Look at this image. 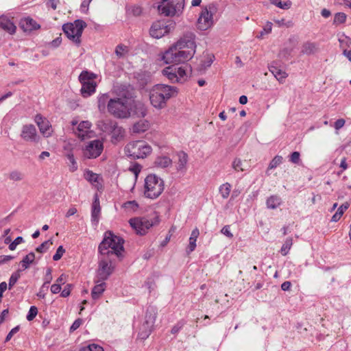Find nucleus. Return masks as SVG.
<instances>
[{"mask_svg": "<svg viewBox=\"0 0 351 351\" xmlns=\"http://www.w3.org/2000/svg\"><path fill=\"white\" fill-rule=\"evenodd\" d=\"M195 34L187 32L167 51L162 59L166 64H179L191 60L196 51Z\"/></svg>", "mask_w": 351, "mask_h": 351, "instance_id": "f257e3e1", "label": "nucleus"}, {"mask_svg": "<svg viewBox=\"0 0 351 351\" xmlns=\"http://www.w3.org/2000/svg\"><path fill=\"white\" fill-rule=\"evenodd\" d=\"M20 278V272L17 271L12 274L9 280V289H10L17 282Z\"/></svg>", "mask_w": 351, "mask_h": 351, "instance_id": "09e8293b", "label": "nucleus"}, {"mask_svg": "<svg viewBox=\"0 0 351 351\" xmlns=\"http://www.w3.org/2000/svg\"><path fill=\"white\" fill-rule=\"evenodd\" d=\"M293 245V239L291 237H288L286 239L285 243H283L282 246L280 249V252L283 256H286L288 253L289 250L291 249V246Z\"/></svg>", "mask_w": 351, "mask_h": 351, "instance_id": "4c0bfd02", "label": "nucleus"}, {"mask_svg": "<svg viewBox=\"0 0 351 351\" xmlns=\"http://www.w3.org/2000/svg\"><path fill=\"white\" fill-rule=\"evenodd\" d=\"M51 291L53 294L58 293L61 291V286L60 284L54 283L51 287Z\"/></svg>", "mask_w": 351, "mask_h": 351, "instance_id": "e2e57ef3", "label": "nucleus"}, {"mask_svg": "<svg viewBox=\"0 0 351 351\" xmlns=\"http://www.w3.org/2000/svg\"><path fill=\"white\" fill-rule=\"evenodd\" d=\"M38 315V308L35 306H30L28 314L27 315V319L28 321L33 320Z\"/></svg>", "mask_w": 351, "mask_h": 351, "instance_id": "de8ad7c7", "label": "nucleus"}, {"mask_svg": "<svg viewBox=\"0 0 351 351\" xmlns=\"http://www.w3.org/2000/svg\"><path fill=\"white\" fill-rule=\"evenodd\" d=\"M178 94L176 86L163 84H155V108L162 109L167 105V101Z\"/></svg>", "mask_w": 351, "mask_h": 351, "instance_id": "7ed1b4c3", "label": "nucleus"}, {"mask_svg": "<svg viewBox=\"0 0 351 351\" xmlns=\"http://www.w3.org/2000/svg\"><path fill=\"white\" fill-rule=\"evenodd\" d=\"M61 43H62V38L60 36H59V37L56 38V39L53 40L51 42L50 45L52 47H58L60 46Z\"/></svg>", "mask_w": 351, "mask_h": 351, "instance_id": "338daca9", "label": "nucleus"}, {"mask_svg": "<svg viewBox=\"0 0 351 351\" xmlns=\"http://www.w3.org/2000/svg\"><path fill=\"white\" fill-rule=\"evenodd\" d=\"M64 253H65V250L64 249L63 246L60 245L58 247L56 252L53 256V260L55 261H59L62 257V256L64 255Z\"/></svg>", "mask_w": 351, "mask_h": 351, "instance_id": "8fccbe9b", "label": "nucleus"}, {"mask_svg": "<svg viewBox=\"0 0 351 351\" xmlns=\"http://www.w3.org/2000/svg\"><path fill=\"white\" fill-rule=\"evenodd\" d=\"M171 231H173V228H171L169 231V233L166 235L165 239L160 243V247H165L167 243L169 242L170 239H171Z\"/></svg>", "mask_w": 351, "mask_h": 351, "instance_id": "13d9d810", "label": "nucleus"}, {"mask_svg": "<svg viewBox=\"0 0 351 351\" xmlns=\"http://www.w3.org/2000/svg\"><path fill=\"white\" fill-rule=\"evenodd\" d=\"M184 8V0H162L158 5V12L165 16H180Z\"/></svg>", "mask_w": 351, "mask_h": 351, "instance_id": "39448f33", "label": "nucleus"}, {"mask_svg": "<svg viewBox=\"0 0 351 351\" xmlns=\"http://www.w3.org/2000/svg\"><path fill=\"white\" fill-rule=\"evenodd\" d=\"M23 241L22 237H17L9 245V249L12 251L14 250L16 246Z\"/></svg>", "mask_w": 351, "mask_h": 351, "instance_id": "6e6d98bb", "label": "nucleus"}, {"mask_svg": "<svg viewBox=\"0 0 351 351\" xmlns=\"http://www.w3.org/2000/svg\"><path fill=\"white\" fill-rule=\"evenodd\" d=\"M114 269V265H113L112 260L108 257L103 256L98 263L97 276L101 280H107L112 274Z\"/></svg>", "mask_w": 351, "mask_h": 351, "instance_id": "9b49d317", "label": "nucleus"}, {"mask_svg": "<svg viewBox=\"0 0 351 351\" xmlns=\"http://www.w3.org/2000/svg\"><path fill=\"white\" fill-rule=\"evenodd\" d=\"M128 47L123 45H119L116 47L115 54L119 58H123L128 53Z\"/></svg>", "mask_w": 351, "mask_h": 351, "instance_id": "a19ab883", "label": "nucleus"}, {"mask_svg": "<svg viewBox=\"0 0 351 351\" xmlns=\"http://www.w3.org/2000/svg\"><path fill=\"white\" fill-rule=\"evenodd\" d=\"M80 351H104V349L101 346L93 343L86 347L82 348Z\"/></svg>", "mask_w": 351, "mask_h": 351, "instance_id": "c03bdc74", "label": "nucleus"}, {"mask_svg": "<svg viewBox=\"0 0 351 351\" xmlns=\"http://www.w3.org/2000/svg\"><path fill=\"white\" fill-rule=\"evenodd\" d=\"M20 26L25 32H31L40 28V25L30 17L23 19L20 22Z\"/></svg>", "mask_w": 351, "mask_h": 351, "instance_id": "6ab92c4d", "label": "nucleus"}, {"mask_svg": "<svg viewBox=\"0 0 351 351\" xmlns=\"http://www.w3.org/2000/svg\"><path fill=\"white\" fill-rule=\"evenodd\" d=\"M9 178L13 181H20L23 179V176L21 172L18 171H14L10 173Z\"/></svg>", "mask_w": 351, "mask_h": 351, "instance_id": "864d4df0", "label": "nucleus"}, {"mask_svg": "<svg viewBox=\"0 0 351 351\" xmlns=\"http://www.w3.org/2000/svg\"><path fill=\"white\" fill-rule=\"evenodd\" d=\"M349 206H350L349 204L347 202L345 204H343L338 208L337 212L339 214H341V215H343V213L348 208Z\"/></svg>", "mask_w": 351, "mask_h": 351, "instance_id": "69168bd1", "label": "nucleus"}, {"mask_svg": "<svg viewBox=\"0 0 351 351\" xmlns=\"http://www.w3.org/2000/svg\"><path fill=\"white\" fill-rule=\"evenodd\" d=\"M283 158L281 156H276L269 162L267 170L273 169L277 167L282 162Z\"/></svg>", "mask_w": 351, "mask_h": 351, "instance_id": "ea45409f", "label": "nucleus"}, {"mask_svg": "<svg viewBox=\"0 0 351 351\" xmlns=\"http://www.w3.org/2000/svg\"><path fill=\"white\" fill-rule=\"evenodd\" d=\"M176 23L172 20L160 21L155 22V39H159L173 30Z\"/></svg>", "mask_w": 351, "mask_h": 351, "instance_id": "ddd939ff", "label": "nucleus"}, {"mask_svg": "<svg viewBox=\"0 0 351 351\" xmlns=\"http://www.w3.org/2000/svg\"><path fill=\"white\" fill-rule=\"evenodd\" d=\"M149 126V125L147 121L140 120L132 126V130L134 133L138 134L146 131Z\"/></svg>", "mask_w": 351, "mask_h": 351, "instance_id": "c756f323", "label": "nucleus"}, {"mask_svg": "<svg viewBox=\"0 0 351 351\" xmlns=\"http://www.w3.org/2000/svg\"><path fill=\"white\" fill-rule=\"evenodd\" d=\"M71 293V285H68L61 292V295L64 298L68 297Z\"/></svg>", "mask_w": 351, "mask_h": 351, "instance_id": "774afa93", "label": "nucleus"}, {"mask_svg": "<svg viewBox=\"0 0 351 351\" xmlns=\"http://www.w3.org/2000/svg\"><path fill=\"white\" fill-rule=\"evenodd\" d=\"M35 260V254L33 252H30L27 254L21 261V265L23 269H27L29 265L33 263Z\"/></svg>", "mask_w": 351, "mask_h": 351, "instance_id": "f704fd0d", "label": "nucleus"}, {"mask_svg": "<svg viewBox=\"0 0 351 351\" xmlns=\"http://www.w3.org/2000/svg\"><path fill=\"white\" fill-rule=\"evenodd\" d=\"M106 289L105 282H101L96 285L91 291V295L93 299L97 300L104 293Z\"/></svg>", "mask_w": 351, "mask_h": 351, "instance_id": "7c9ffc66", "label": "nucleus"}, {"mask_svg": "<svg viewBox=\"0 0 351 351\" xmlns=\"http://www.w3.org/2000/svg\"><path fill=\"white\" fill-rule=\"evenodd\" d=\"M101 212V206L99 199L97 196H95L92 205L91 217L92 221L98 222L99 217Z\"/></svg>", "mask_w": 351, "mask_h": 351, "instance_id": "393cba45", "label": "nucleus"}, {"mask_svg": "<svg viewBox=\"0 0 351 351\" xmlns=\"http://www.w3.org/2000/svg\"><path fill=\"white\" fill-rule=\"evenodd\" d=\"M123 243V239L112 232H106L99 245V254L108 258L114 256L118 258H121L124 252Z\"/></svg>", "mask_w": 351, "mask_h": 351, "instance_id": "f03ea898", "label": "nucleus"}, {"mask_svg": "<svg viewBox=\"0 0 351 351\" xmlns=\"http://www.w3.org/2000/svg\"><path fill=\"white\" fill-rule=\"evenodd\" d=\"M19 330V326H16L14 328H13L10 331V332L8 334V335L6 336V338H5V341H8L11 339L12 335L17 332Z\"/></svg>", "mask_w": 351, "mask_h": 351, "instance_id": "0e129e2a", "label": "nucleus"}, {"mask_svg": "<svg viewBox=\"0 0 351 351\" xmlns=\"http://www.w3.org/2000/svg\"><path fill=\"white\" fill-rule=\"evenodd\" d=\"M317 50V45L315 43L307 41L302 45L301 53L306 55L315 53Z\"/></svg>", "mask_w": 351, "mask_h": 351, "instance_id": "cd10ccee", "label": "nucleus"}, {"mask_svg": "<svg viewBox=\"0 0 351 351\" xmlns=\"http://www.w3.org/2000/svg\"><path fill=\"white\" fill-rule=\"evenodd\" d=\"M84 176L85 179L97 189H102V178L99 174L93 173L90 170H86Z\"/></svg>", "mask_w": 351, "mask_h": 351, "instance_id": "a211bd4d", "label": "nucleus"}, {"mask_svg": "<svg viewBox=\"0 0 351 351\" xmlns=\"http://www.w3.org/2000/svg\"><path fill=\"white\" fill-rule=\"evenodd\" d=\"M272 23L267 22L263 30L260 32L259 35H257L258 38H262L265 34H269L271 32Z\"/></svg>", "mask_w": 351, "mask_h": 351, "instance_id": "37998d69", "label": "nucleus"}, {"mask_svg": "<svg viewBox=\"0 0 351 351\" xmlns=\"http://www.w3.org/2000/svg\"><path fill=\"white\" fill-rule=\"evenodd\" d=\"M153 191H154V176L150 174V175L147 176L145 179L143 193L146 197L152 199L153 197V195H154Z\"/></svg>", "mask_w": 351, "mask_h": 351, "instance_id": "4be33fe9", "label": "nucleus"}, {"mask_svg": "<svg viewBox=\"0 0 351 351\" xmlns=\"http://www.w3.org/2000/svg\"><path fill=\"white\" fill-rule=\"evenodd\" d=\"M344 124L345 120L343 119H339L334 123L335 129L336 130H339V129L343 127Z\"/></svg>", "mask_w": 351, "mask_h": 351, "instance_id": "680f3d73", "label": "nucleus"}, {"mask_svg": "<svg viewBox=\"0 0 351 351\" xmlns=\"http://www.w3.org/2000/svg\"><path fill=\"white\" fill-rule=\"evenodd\" d=\"M86 23L80 19L72 23H66L62 25V30L66 37L72 42L79 45L81 43V36Z\"/></svg>", "mask_w": 351, "mask_h": 351, "instance_id": "423d86ee", "label": "nucleus"}, {"mask_svg": "<svg viewBox=\"0 0 351 351\" xmlns=\"http://www.w3.org/2000/svg\"><path fill=\"white\" fill-rule=\"evenodd\" d=\"M242 162L239 158H235L232 162V167L237 171H243L241 167Z\"/></svg>", "mask_w": 351, "mask_h": 351, "instance_id": "4d7b16f0", "label": "nucleus"}, {"mask_svg": "<svg viewBox=\"0 0 351 351\" xmlns=\"http://www.w3.org/2000/svg\"><path fill=\"white\" fill-rule=\"evenodd\" d=\"M113 99H110L107 94H102L98 97V108L100 112L110 111V103Z\"/></svg>", "mask_w": 351, "mask_h": 351, "instance_id": "5701e85b", "label": "nucleus"}, {"mask_svg": "<svg viewBox=\"0 0 351 351\" xmlns=\"http://www.w3.org/2000/svg\"><path fill=\"white\" fill-rule=\"evenodd\" d=\"M219 193L223 199H227L230 195L231 185L228 182L221 184L219 189Z\"/></svg>", "mask_w": 351, "mask_h": 351, "instance_id": "c9c22d12", "label": "nucleus"}, {"mask_svg": "<svg viewBox=\"0 0 351 351\" xmlns=\"http://www.w3.org/2000/svg\"><path fill=\"white\" fill-rule=\"evenodd\" d=\"M122 208L128 214H134L138 209V204L136 201H130L124 203Z\"/></svg>", "mask_w": 351, "mask_h": 351, "instance_id": "473e14b6", "label": "nucleus"}, {"mask_svg": "<svg viewBox=\"0 0 351 351\" xmlns=\"http://www.w3.org/2000/svg\"><path fill=\"white\" fill-rule=\"evenodd\" d=\"M141 166L138 164H134L130 166L129 170L134 175L135 179L137 178L140 171H141Z\"/></svg>", "mask_w": 351, "mask_h": 351, "instance_id": "5fc2aeb1", "label": "nucleus"}, {"mask_svg": "<svg viewBox=\"0 0 351 351\" xmlns=\"http://www.w3.org/2000/svg\"><path fill=\"white\" fill-rule=\"evenodd\" d=\"M221 232L226 235L227 237L231 239L233 237L232 233L230 230V226H225L222 228Z\"/></svg>", "mask_w": 351, "mask_h": 351, "instance_id": "052dcab7", "label": "nucleus"}, {"mask_svg": "<svg viewBox=\"0 0 351 351\" xmlns=\"http://www.w3.org/2000/svg\"><path fill=\"white\" fill-rule=\"evenodd\" d=\"M178 156V162L177 170L178 171L185 169L186 164L188 162V155L184 151H180L177 154Z\"/></svg>", "mask_w": 351, "mask_h": 351, "instance_id": "c85d7f7f", "label": "nucleus"}, {"mask_svg": "<svg viewBox=\"0 0 351 351\" xmlns=\"http://www.w3.org/2000/svg\"><path fill=\"white\" fill-rule=\"evenodd\" d=\"M73 133L82 141L93 136L94 132L91 130V123L88 121L78 122L76 120L71 121Z\"/></svg>", "mask_w": 351, "mask_h": 351, "instance_id": "1a4fd4ad", "label": "nucleus"}, {"mask_svg": "<svg viewBox=\"0 0 351 351\" xmlns=\"http://www.w3.org/2000/svg\"><path fill=\"white\" fill-rule=\"evenodd\" d=\"M347 15L344 12H337L334 16L333 24H343L346 21Z\"/></svg>", "mask_w": 351, "mask_h": 351, "instance_id": "58836bf2", "label": "nucleus"}, {"mask_svg": "<svg viewBox=\"0 0 351 351\" xmlns=\"http://www.w3.org/2000/svg\"><path fill=\"white\" fill-rule=\"evenodd\" d=\"M20 136L27 142H38L40 138L36 127L32 123L25 124L22 126Z\"/></svg>", "mask_w": 351, "mask_h": 351, "instance_id": "4468645a", "label": "nucleus"}, {"mask_svg": "<svg viewBox=\"0 0 351 351\" xmlns=\"http://www.w3.org/2000/svg\"><path fill=\"white\" fill-rule=\"evenodd\" d=\"M129 223L136 234L143 235L152 226V223L145 219L133 218Z\"/></svg>", "mask_w": 351, "mask_h": 351, "instance_id": "2eb2a0df", "label": "nucleus"}, {"mask_svg": "<svg viewBox=\"0 0 351 351\" xmlns=\"http://www.w3.org/2000/svg\"><path fill=\"white\" fill-rule=\"evenodd\" d=\"M199 235V231L198 228H194L191 232V237H189V244L186 250L187 254H190L195 250L196 247V241Z\"/></svg>", "mask_w": 351, "mask_h": 351, "instance_id": "a878e982", "label": "nucleus"}, {"mask_svg": "<svg viewBox=\"0 0 351 351\" xmlns=\"http://www.w3.org/2000/svg\"><path fill=\"white\" fill-rule=\"evenodd\" d=\"M165 189L163 180L155 175V199L158 197Z\"/></svg>", "mask_w": 351, "mask_h": 351, "instance_id": "72a5a7b5", "label": "nucleus"}, {"mask_svg": "<svg viewBox=\"0 0 351 351\" xmlns=\"http://www.w3.org/2000/svg\"><path fill=\"white\" fill-rule=\"evenodd\" d=\"M176 73V66L174 65L167 66L162 70V74L166 76L171 82H178Z\"/></svg>", "mask_w": 351, "mask_h": 351, "instance_id": "bb28decb", "label": "nucleus"}, {"mask_svg": "<svg viewBox=\"0 0 351 351\" xmlns=\"http://www.w3.org/2000/svg\"><path fill=\"white\" fill-rule=\"evenodd\" d=\"M213 24V14L205 8L202 9L199 18L197 19V28L202 31H205L210 27Z\"/></svg>", "mask_w": 351, "mask_h": 351, "instance_id": "dca6fc26", "label": "nucleus"}, {"mask_svg": "<svg viewBox=\"0 0 351 351\" xmlns=\"http://www.w3.org/2000/svg\"><path fill=\"white\" fill-rule=\"evenodd\" d=\"M282 203L281 197L278 195H271L266 199V206L268 209L274 210Z\"/></svg>", "mask_w": 351, "mask_h": 351, "instance_id": "b1692460", "label": "nucleus"}, {"mask_svg": "<svg viewBox=\"0 0 351 351\" xmlns=\"http://www.w3.org/2000/svg\"><path fill=\"white\" fill-rule=\"evenodd\" d=\"M289 161L293 164H299L300 161V154L299 152H293L289 156Z\"/></svg>", "mask_w": 351, "mask_h": 351, "instance_id": "603ef678", "label": "nucleus"}, {"mask_svg": "<svg viewBox=\"0 0 351 351\" xmlns=\"http://www.w3.org/2000/svg\"><path fill=\"white\" fill-rule=\"evenodd\" d=\"M268 69L269 71L274 75V77L278 81L285 80L287 77V73L280 69V66L277 62H272L270 64H269Z\"/></svg>", "mask_w": 351, "mask_h": 351, "instance_id": "412c9836", "label": "nucleus"}, {"mask_svg": "<svg viewBox=\"0 0 351 351\" xmlns=\"http://www.w3.org/2000/svg\"><path fill=\"white\" fill-rule=\"evenodd\" d=\"M172 165V160L167 156H158L155 159V167L165 168Z\"/></svg>", "mask_w": 351, "mask_h": 351, "instance_id": "2f4dec72", "label": "nucleus"}, {"mask_svg": "<svg viewBox=\"0 0 351 351\" xmlns=\"http://www.w3.org/2000/svg\"><path fill=\"white\" fill-rule=\"evenodd\" d=\"M34 121L37 125L40 134L45 138H49L53 134V128L49 120L41 115L36 114L34 117Z\"/></svg>", "mask_w": 351, "mask_h": 351, "instance_id": "9d476101", "label": "nucleus"}, {"mask_svg": "<svg viewBox=\"0 0 351 351\" xmlns=\"http://www.w3.org/2000/svg\"><path fill=\"white\" fill-rule=\"evenodd\" d=\"M52 244V242L50 240L46 241L43 242L40 246L36 248V251L39 252H43L45 248L49 247V246Z\"/></svg>", "mask_w": 351, "mask_h": 351, "instance_id": "bf43d9fd", "label": "nucleus"}, {"mask_svg": "<svg viewBox=\"0 0 351 351\" xmlns=\"http://www.w3.org/2000/svg\"><path fill=\"white\" fill-rule=\"evenodd\" d=\"M73 143H69L68 145L64 147V149L69 151L67 154L68 159L70 160V162L72 164L75 165V160L73 154L71 153V150L73 149Z\"/></svg>", "mask_w": 351, "mask_h": 351, "instance_id": "49530a36", "label": "nucleus"}, {"mask_svg": "<svg viewBox=\"0 0 351 351\" xmlns=\"http://www.w3.org/2000/svg\"><path fill=\"white\" fill-rule=\"evenodd\" d=\"M339 42L340 43V47L343 49L349 47L351 45V39L346 36H343V38H339Z\"/></svg>", "mask_w": 351, "mask_h": 351, "instance_id": "a18cd8bd", "label": "nucleus"}, {"mask_svg": "<svg viewBox=\"0 0 351 351\" xmlns=\"http://www.w3.org/2000/svg\"><path fill=\"white\" fill-rule=\"evenodd\" d=\"M130 99L128 98L113 99L110 103L109 112L120 118H125L130 115Z\"/></svg>", "mask_w": 351, "mask_h": 351, "instance_id": "6e6552de", "label": "nucleus"}, {"mask_svg": "<svg viewBox=\"0 0 351 351\" xmlns=\"http://www.w3.org/2000/svg\"><path fill=\"white\" fill-rule=\"evenodd\" d=\"M97 75L87 71H82L79 75V80L82 84L81 93L83 97H88L95 93L97 83L95 82Z\"/></svg>", "mask_w": 351, "mask_h": 351, "instance_id": "0eeeda50", "label": "nucleus"}, {"mask_svg": "<svg viewBox=\"0 0 351 351\" xmlns=\"http://www.w3.org/2000/svg\"><path fill=\"white\" fill-rule=\"evenodd\" d=\"M176 71L177 74V80H178V82L183 79L184 77H186V70L182 66H176Z\"/></svg>", "mask_w": 351, "mask_h": 351, "instance_id": "3c124183", "label": "nucleus"}, {"mask_svg": "<svg viewBox=\"0 0 351 351\" xmlns=\"http://www.w3.org/2000/svg\"><path fill=\"white\" fill-rule=\"evenodd\" d=\"M125 154L134 159L145 158L152 152V147L146 142L136 141L129 143L125 147Z\"/></svg>", "mask_w": 351, "mask_h": 351, "instance_id": "20e7f679", "label": "nucleus"}, {"mask_svg": "<svg viewBox=\"0 0 351 351\" xmlns=\"http://www.w3.org/2000/svg\"><path fill=\"white\" fill-rule=\"evenodd\" d=\"M269 1L271 4L283 10H289L292 5V2L290 0L285 2H282L281 0H269Z\"/></svg>", "mask_w": 351, "mask_h": 351, "instance_id": "e433bc0d", "label": "nucleus"}, {"mask_svg": "<svg viewBox=\"0 0 351 351\" xmlns=\"http://www.w3.org/2000/svg\"><path fill=\"white\" fill-rule=\"evenodd\" d=\"M186 324V321L184 319H180L171 328V332L173 335L177 334Z\"/></svg>", "mask_w": 351, "mask_h": 351, "instance_id": "79ce46f5", "label": "nucleus"}, {"mask_svg": "<svg viewBox=\"0 0 351 351\" xmlns=\"http://www.w3.org/2000/svg\"><path fill=\"white\" fill-rule=\"evenodd\" d=\"M288 42L289 46L284 47L279 51L278 57L280 58L289 60L291 57V53L298 43V38L295 36L289 37Z\"/></svg>", "mask_w": 351, "mask_h": 351, "instance_id": "f3484780", "label": "nucleus"}, {"mask_svg": "<svg viewBox=\"0 0 351 351\" xmlns=\"http://www.w3.org/2000/svg\"><path fill=\"white\" fill-rule=\"evenodd\" d=\"M103 148V143L101 141L93 140L85 145L82 149V154L86 158H96L101 155Z\"/></svg>", "mask_w": 351, "mask_h": 351, "instance_id": "f8f14e48", "label": "nucleus"}, {"mask_svg": "<svg viewBox=\"0 0 351 351\" xmlns=\"http://www.w3.org/2000/svg\"><path fill=\"white\" fill-rule=\"evenodd\" d=\"M0 28L10 34L16 32V27L11 20L5 16H0Z\"/></svg>", "mask_w": 351, "mask_h": 351, "instance_id": "aec40b11", "label": "nucleus"}]
</instances>
